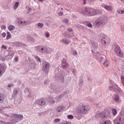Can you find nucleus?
Listing matches in <instances>:
<instances>
[{
  "mask_svg": "<svg viewBox=\"0 0 124 124\" xmlns=\"http://www.w3.org/2000/svg\"><path fill=\"white\" fill-rule=\"evenodd\" d=\"M85 11L87 12V13H88L89 16H94L95 15H96L98 12H99V11L93 10V9H85Z\"/></svg>",
  "mask_w": 124,
  "mask_h": 124,
  "instance_id": "obj_1",
  "label": "nucleus"
},
{
  "mask_svg": "<svg viewBox=\"0 0 124 124\" xmlns=\"http://www.w3.org/2000/svg\"><path fill=\"white\" fill-rule=\"evenodd\" d=\"M90 110V108L88 106H82L79 108L78 113H82V114H86L88 111Z\"/></svg>",
  "mask_w": 124,
  "mask_h": 124,
  "instance_id": "obj_2",
  "label": "nucleus"
},
{
  "mask_svg": "<svg viewBox=\"0 0 124 124\" xmlns=\"http://www.w3.org/2000/svg\"><path fill=\"white\" fill-rule=\"evenodd\" d=\"M96 26L97 27H99V26H101V25H105V21H104V19L103 18L101 17L100 18H98L96 20Z\"/></svg>",
  "mask_w": 124,
  "mask_h": 124,
  "instance_id": "obj_3",
  "label": "nucleus"
},
{
  "mask_svg": "<svg viewBox=\"0 0 124 124\" xmlns=\"http://www.w3.org/2000/svg\"><path fill=\"white\" fill-rule=\"evenodd\" d=\"M115 52L117 56L119 57H123V52L121 50V48L119 46H116L115 48Z\"/></svg>",
  "mask_w": 124,
  "mask_h": 124,
  "instance_id": "obj_4",
  "label": "nucleus"
},
{
  "mask_svg": "<svg viewBox=\"0 0 124 124\" xmlns=\"http://www.w3.org/2000/svg\"><path fill=\"white\" fill-rule=\"evenodd\" d=\"M50 67V64L47 62H44L43 64V70L44 71H48Z\"/></svg>",
  "mask_w": 124,
  "mask_h": 124,
  "instance_id": "obj_5",
  "label": "nucleus"
},
{
  "mask_svg": "<svg viewBox=\"0 0 124 124\" xmlns=\"http://www.w3.org/2000/svg\"><path fill=\"white\" fill-rule=\"evenodd\" d=\"M38 104L40 106H43L45 105V101H44V99H43L39 100H38Z\"/></svg>",
  "mask_w": 124,
  "mask_h": 124,
  "instance_id": "obj_6",
  "label": "nucleus"
},
{
  "mask_svg": "<svg viewBox=\"0 0 124 124\" xmlns=\"http://www.w3.org/2000/svg\"><path fill=\"white\" fill-rule=\"evenodd\" d=\"M105 9L108 11H112L113 10V8L111 6L106 5L104 6Z\"/></svg>",
  "mask_w": 124,
  "mask_h": 124,
  "instance_id": "obj_7",
  "label": "nucleus"
},
{
  "mask_svg": "<svg viewBox=\"0 0 124 124\" xmlns=\"http://www.w3.org/2000/svg\"><path fill=\"white\" fill-rule=\"evenodd\" d=\"M14 117H16V118H18L22 120V119H23L24 117H23V115L21 114H14Z\"/></svg>",
  "mask_w": 124,
  "mask_h": 124,
  "instance_id": "obj_8",
  "label": "nucleus"
},
{
  "mask_svg": "<svg viewBox=\"0 0 124 124\" xmlns=\"http://www.w3.org/2000/svg\"><path fill=\"white\" fill-rule=\"evenodd\" d=\"M68 65V64H67V63H66L65 61L62 62V67H63V68H65V67H67Z\"/></svg>",
  "mask_w": 124,
  "mask_h": 124,
  "instance_id": "obj_9",
  "label": "nucleus"
},
{
  "mask_svg": "<svg viewBox=\"0 0 124 124\" xmlns=\"http://www.w3.org/2000/svg\"><path fill=\"white\" fill-rule=\"evenodd\" d=\"M4 100V95L3 94L0 93V102Z\"/></svg>",
  "mask_w": 124,
  "mask_h": 124,
  "instance_id": "obj_10",
  "label": "nucleus"
},
{
  "mask_svg": "<svg viewBox=\"0 0 124 124\" xmlns=\"http://www.w3.org/2000/svg\"><path fill=\"white\" fill-rule=\"evenodd\" d=\"M14 29H15V26H14L13 25H10L8 27V30L10 31H13V30H14Z\"/></svg>",
  "mask_w": 124,
  "mask_h": 124,
  "instance_id": "obj_11",
  "label": "nucleus"
},
{
  "mask_svg": "<svg viewBox=\"0 0 124 124\" xmlns=\"http://www.w3.org/2000/svg\"><path fill=\"white\" fill-rule=\"evenodd\" d=\"M62 110H63V107L62 106L58 107L57 108V111L58 112H61V111H62Z\"/></svg>",
  "mask_w": 124,
  "mask_h": 124,
  "instance_id": "obj_12",
  "label": "nucleus"
},
{
  "mask_svg": "<svg viewBox=\"0 0 124 124\" xmlns=\"http://www.w3.org/2000/svg\"><path fill=\"white\" fill-rule=\"evenodd\" d=\"M101 43L102 45H105V44H106V39H105V38H103V39H102Z\"/></svg>",
  "mask_w": 124,
  "mask_h": 124,
  "instance_id": "obj_13",
  "label": "nucleus"
},
{
  "mask_svg": "<svg viewBox=\"0 0 124 124\" xmlns=\"http://www.w3.org/2000/svg\"><path fill=\"white\" fill-rule=\"evenodd\" d=\"M19 6V3L18 2H16L14 6V9L16 10L17 8Z\"/></svg>",
  "mask_w": 124,
  "mask_h": 124,
  "instance_id": "obj_14",
  "label": "nucleus"
},
{
  "mask_svg": "<svg viewBox=\"0 0 124 124\" xmlns=\"http://www.w3.org/2000/svg\"><path fill=\"white\" fill-rule=\"evenodd\" d=\"M99 116L100 117H101V118H105V112L104 111L103 112H101L99 114Z\"/></svg>",
  "mask_w": 124,
  "mask_h": 124,
  "instance_id": "obj_15",
  "label": "nucleus"
},
{
  "mask_svg": "<svg viewBox=\"0 0 124 124\" xmlns=\"http://www.w3.org/2000/svg\"><path fill=\"white\" fill-rule=\"evenodd\" d=\"M11 35L9 32H7L6 39H10Z\"/></svg>",
  "mask_w": 124,
  "mask_h": 124,
  "instance_id": "obj_16",
  "label": "nucleus"
},
{
  "mask_svg": "<svg viewBox=\"0 0 124 124\" xmlns=\"http://www.w3.org/2000/svg\"><path fill=\"white\" fill-rule=\"evenodd\" d=\"M62 42H63V43H64L65 44H69L70 41L66 39H63Z\"/></svg>",
  "mask_w": 124,
  "mask_h": 124,
  "instance_id": "obj_17",
  "label": "nucleus"
},
{
  "mask_svg": "<svg viewBox=\"0 0 124 124\" xmlns=\"http://www.w3.org/2000/svg\"><path fill=\"white\" fill-rule=\"evenodd\" d=\"M108 65H109V62H108V61H106V62H104V66L107 67L108 66Z\"/></svg>",
  "mask_w": 124,
  "mask_h": 124,
  "instance_id": "obj_18",
  "label": "nucleus"
},
{
  "mask_svg": "<svg viewBox=\"0 0 124 124\" xmlns=\"http://www.w3.org/2000/svg\"><path fill=\"white\" fill-rule=\"evenodd\" d=\"M114 99L115 101H119L120 97L118 95H115L114 97Z\"/></svg>",
  "mask_w": 124,
  "mask_h": 124,
  "instance_id": "obj_19",
  "label": "nucleus"
},
{
  "mask_svg": "<svg viewBox=\"0 0 124 124\" xmlns=\"http://www.w3.org/2000/svg\"><path fill=\"white\" fill-rule=\"evenodd\" d=\"M112 111V114L113 115H114V116H115V115H117V110H116V109L113 108Z\"/></svg>",
  "mask_w": 124,
  "mask_h": 124,
  "instance_id": "obj_20",
  "label": "nucleus"
},
{
  "mask_svg": "<svg viewBox=\"0 0 124 124\" xmlns=\"http://www.w3.org/2000/svg\"><path fill=\"white\" fill-rule=\"evenodd\" d=\"M35 59H36V60H37V61L39 62H41V60H40V58H39V57L36 56V57H35Z\"/></svg>",
  "mask_w": 124,
  "mask_h": 124,
  "instance_id": "obj_21",
  "label": "nucleus"
},
{
  "mask_svg": "<svg viewBox=\"0 0 124 124\" xmlns=\"http://www.w3.org/2000/svg\"><path fill=\"white\" fill-rule=\"evenodd\" d=\"M67 118H68V119H70L71 120V119H73L74 117L73 115H69L67 116Z\"/></svg>",
  "mask_w": 124,
  "mask_h": 124,
  "instance_id": "obj_22",
  "label": "nucleus"
},
{
  "mask_svg": "<svg viewBox=\"0 0 124 124\" xmlns=\"http://www.w3.org/2000/svg\"><path fill=\"white\" fill-rule=\"evenodd\" d=\"M39 48L41 49V51H46L45 47H42V46H39Z\"/></svg>",
  "mask_w": 124,
  "mask_h": 124,
  "instance_id": "obj_23",
  "label": "nucleus"
},
{
  "mask_svg": "<svg viewBox=\"0 0 124 124\" xmlns=\"http://www.w3.org/2000/svg\"><path fill=\"white\" fill-rule=\"evenodd\" d=\"M105 124H111V121L110 120H108L105 122Z\"/></svg>",
  "mask_w": 124,
  "mask_h": 124,
  "instance_id": "obj_24",
  "label": "nucleus"
},
{
  "mask_svg": "<svg viewBox=\"0 0 124 124\" xmlns=\"http://www.w3.org/2000/svg\"><path fill=\"white\" fill-rule=\"evenodd\" d=\"M37 26H38V27H39L40 28H42V27H43V24H42L40 23H38Z\"/></svg>",
  "mask_w": 124,
  "mask_h": 124,
  "instance_id": "obj_25",
  "label": "nucleus"
},
{
  "mask_svg": "<svg viewBox=\"0 0 124 124\" xmlns=\"http://www.w3.org/2000/svg\"><path fill=\"white\" fill-rule=\"evenodd\" d=\"M60 121H61L60 120V119L57 118V119H55L54 122H55V123H58V122H60Z\"/></svg>",
  "mask_w": 124,
  "mask_h": 124,
  "instance_id": "obj_26",
  "label": "nucleus"
},
{
  "mask_svg": "<svg viewBox=\"0 0 124 124\" xmlns=\"http://www.w3.org/2000/svg\"><path fill=\"white\" fill-rule=\"evenodd\" d=\"M64 23H65V24H67L68 23V19H65L63 20Z\"/></svg>",
  "mask_w": 124,
  "mask_h": 124,
  "instance_id": "obj_27",
  "label": "nucleus"
},
{
  "mask_svg": "<svg viewBox=\"0 0 124 124\" xmlns=\"http://www.w3.org/2000/svg\"><path fill=\"white\" fill-rule=\"evenodd\" d=\"M1 35L3 37H5V36H6V33H5V32L2 33Z\"/></svg>",
  "mask_w": 124,
  "mask_h": 124,
  "instance_id": "obj_28",
  "label": "nucleus"
},
{
  "mask_svg": "<svg viewBox=\"0 0 124 124\" xmlns=\"http://www.w3.org/2000/svg\"><path fill=\"white\" fill-rule=\"evenodd\" d=\"M87 26L89 27V28H92L93 27V25L91 23H89L87 24Z\"/></svg>",
  "mask_w": 124,
  "mask_h": 124,
  "instance_id": "obj_29",
  "label": "nucleus"
},
{
  "mask_svg": "<svg viewBox=\"0 0 124 124\" xmlns=\"http://www.w3.org/2000/svg\"><path fill=\"white\" fill-rule=\"evenodd\" d=\"M46 36L47 38L49 37L50 36V35L49 34V33H48V32L46 33Z\"/></svg>",
  "mask_w": 124,
  "mask_h": 124,
  "instance_id": "obj_30",
  "label": "nucleus"
},
{
  "mask_svg": "<svg viewBox=\"0 0 124 124\" xmlns=\"http://www.w3.org/2000/svg\"><path fill=\"white\" fill-rule=\"evenodd\" d=\"M62 14H63V13L62 12H61L58 14V15H59V16H62Z\"/></svg>",
  "mask_w": 124,
  "mask_h": 124,
  "instance_id": "obj_31",
  "label": "nucleus"
},
{
  "mask_svg": "<svg viewBox=\"0 0 124 124\" xmlns=\"http://www.w3.org/2000/svg\"><path fill=\"white\" fill-rule=\"evenodd\" d=\"M1 29L2 30H5V29H6V28L5 27V26H2L1 27Z\"/></svg>",
  "mask_w": 124,
  "mask_h": 124,
  "instance_id": "obj_32",
  "label": "nucleus"
},
{
  "mask_svg": "<svg viewBox=\"0 0 124 124\" xmlns=\"http://www.w3.org/2000/svg\"><path fill=\"white\" fill-rule=\"evenodd\" d=\"M2 47H3V48L5 50H6V49H7V47H6V46H5L4 45H2Z\"/></svg>",
  "mask_w": 124,
  "mask_h": 124,
  "instance_id": "obj_33",
  "label": "nucleus"
},
{
  "mask_svg": "<svg viewBox=\"0 0 124 124\" xmlns=\"http://www.w3.org/2000/svg\"><path fill=\"white\" fill-rule=\"evenodd\" d=\"M18 57H15V62H18Z\"/></svg>",
  "mask_w": 124,
  "mask_h": 124,
  "instance_id": "obj_34",
  "label": "nucleus"
},
{
  "mask_svg": "<svg viewBox=\"0 0 124 124\" xmlns=\"http://www.w3.org/2000/svg\"><path fill=\"white\" fill-rule=\"evenodd\" d=\"M8 87L9 88H11V87H13V84H9V85H8Z\"/></svg>",
  "mask_w": 124,
  "mask_h": 124,
  "instance_id": "obj_35",
  "label": "nucleus"
},
{
  "mask_svg": "<svg viewBox=\"0 0 124 124\" xmlns=\"http://www.w3.org/2000/svg\"><path fill=\"white\" fill-rule=\"evenodd\" d=\"M2 75V71L0 69V77Z\"/></svg>",
  "mask_w": 124,
  "mask_h": 124,
  "instance_id": "obj_36",
  "label": "nucleus"
},
{
  "mask_svg": "<svg viewBox=\"0 0 124 124\" xmlns=\"http://www.w3.org/2000/svg\"><path fill=\"white\" fill-rule=\"evenodd\" d=\"M20 23L21 24H22L23 25H26V22H21Z\"/></svg>",
  "mask_w": 124,
  "mask_h": 124,
  "instance_id": "obj_37",
  "label": "nucleus"
},
{
  "mask_svg": "<svg viewBox=\"0 0 124 124\" xmlns=\"http://www.w3.org/2000/svg\"><path fill=\"white\" fill-rule=\"evenodd\" d=\"M73 54L74 55H77V52L76 51H74Z\"/></svg>",
  "mask_w": 124,
  "mask_h": 124,
  "instance_id": "obj_38",
  "label": "nucleus"
},
{
  "mask_svg": "<svg viewBox=\"0 0 124 124\" xmlns=\"http://www.w3.org/2000/svg\"><path fill=\"white\" fill-rule=\"evenodd\" d=\"M68 31H72V29H68Z\"/></svg>",
  "mask_w": 124,
  "mask_h": 124,
  "instance_id": "obj_39",
  "label": "nucleus"
},
{
  "mask_svg": "<svg viewBox=\"0 0 124 124\" xmlns=\"http://www.w3.org/2000/svg\"><path fill=\"white\" fill-rule=\"evenodd\" d=\"M83 4H86V0H83Z\"/></svg>",
  "mask_w": 124,
  "mask_h": 124,
  "instance_id": "obj_40",
  "label": "nucleus"
},
{
  "mask_svg": "<svg viewBox=\"0 0 124 124\" xmlns=\"http://www.w3.org/2000/svg\"><path fill=\"white\" fill-rule=\"evenodd\" d=\"M50 103H51V104H52V103H55V101H54V100L52 101L51 102H50Z\"/></svg>",
  "mask_w": 124,
  "mask_h": 124,
  "instance_id": "obj_41",
  "label": "nucleus"
},
{
  "mask_svg": "<svg viewBox=\"0 0 124 124\" xmlns=\"http://www.w3.org/2000/svg\"><path fill=\"white\" fill-rule=\"evenodd\" d=\"M28 10H29V11H31V9L30 8H28Z\"/></svg>",
  "mask_w": 124,
  "mask_h": 124,
  "instance_id": "obj_42",
  "label": "nucleus"
},
{
  "mask_svg": "<svg viewBox=\"0 0 124 124\" xmlns=\"http://www.w3.org/2000/svg\"><path fill=\"white\" fill-rule=\"evenodd\" d=\"M39 0V1H43V0Z\"/></svg>",
  "mask_w": 124,
  "mask_h": 124,
  "instance_id": "obj_43",
  "label": "nucleus"
},
{
  "mask_svg": "<svg viewBox=\"0 0 124 124\" xmlns=\"http://www.w3.org/2000/svg\"><path fill=\"white\" fill-rule=\"evenodd\" d=\"M109 90H111V91H113V90L111 89V88H110Z\"/></svg>",
  "mask_w": 124,
  "mask_h": 124,
  "instance_id": "obj_44",
  "label": "nucleus"
},
{
  "mask_svg": "<svg viewBox=\"0 0 124 124\" xmlns=\"http://www.w3.org/2000/svg\"><path fill=\"white\" fill-rule=\"evenodd\" d=\"M116 87H118V86H117V85H116Z\"/></svg>",
  "mask_w": 124,
  "mask_h": 124,
  "instance_id": "obj_45",
  "label": "nucleus"
},
{
  "mask_svg": "<svg viewBox=\"0 0 124 124\" xmlns=\"http://www.w3.org/2000/svg\"><path fill=\"white\" fill-rule=\"evenodd\" d=\"M117 124H120V123H118Z\"/></svg>",
  "mask_w": 124,
  "mask_h": 124,
  "instance_id": "obj_46",
  "label": "nucleus"
},
{
  "mask_svg": "<svg viewBox=\"0 0 124 124\" xmlns=\"http://www.w3.org/2000/svg\"><path fill=\"white\" fill-rule=\"evenodd\" d=\"M123 1V0H121Z\"/></svg>",
  "mask_w": 124,
  "mask_h": 124,
  "instance_id": "obj_47",
  "label": "nucleus"
}]
</instances>
